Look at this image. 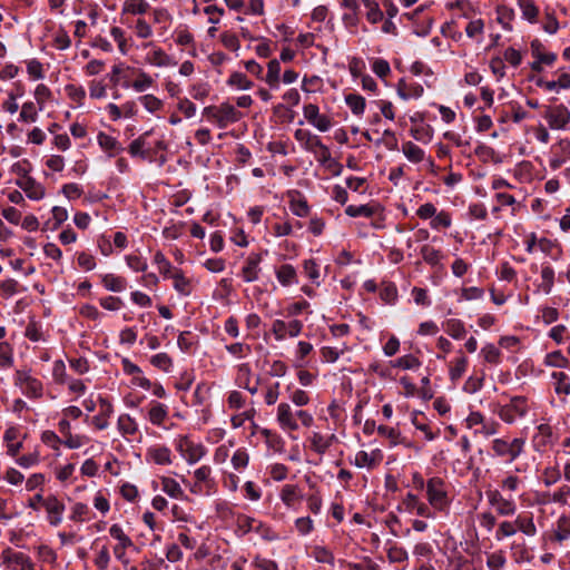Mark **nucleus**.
<instances>
[{"label":"nucleus","instance_id":"nucleus-61","mask_svg":"<svg viewBox=\"0 0 570 570\" xmlns=\"http://www.w3.org/2000/svg\"><path fill=\"white\" fill-rule=\"evenodd\" d=\"M136 31L140 38H148L151 35V29L149 24L141 19L137 21Z\"/></svg>","mask_w":570,"mask_h":570},{"label":"nucleus","instance_id":"nucleus-46","mask_svg":"<svg viewBox=\"0 0 570 570\" xmlns=\"http://www.w3.org/2000/svg\"><path fill=\"white\" fill-rule=\"evenodd\" d=\"M109 560H110V557H109L108 549L106 547H102V549L99 551V553L96 558L97 567L101 570L107 569V567L109 564Z\"/></svg>","mask_w":570,"mask_h":570},{"label":"nucleus","instance_id":"nucleus-59","mask_svg":"<svg viewBox=\"0 0 570 570\" xmlns=\"http://www.w3.org/2000/svg\"><path fill=\"white\" fill-rule=\"evenodd\" d=\"M78 264L87 271H90L95 267L94 257L86 253H81L78 256Z\"/></svg>","mask_w":570,"mask_h":570},{"label":"nucleus","instance_id":"nucleus-35","mask_svg":"<svg viewBox=\"0 0 570 570\" xmlns=\"http://www.w3.org/2000/svg\"><path fill=\"white\" fill-rule=\"evenodd\" d=\"M482 353H483L484 358H485L487 362H489V363H498L499 356H500V352H499V350L494 345L489 344V345L484 346L482 348Z\"/></svg>","mask_w":570,"mask_h":570},{"label":"nucleus","instance_id":"nucleus-10","mask_svg":"<svg viewBox=\"0 0 570 570\" xmlns=\"http://www.w3.org/2000/svg\"><path fill=\"white\" fill-rule=\"evenodd\" d=\"M295 137L305 146L306 149L313 153H317V147H320L322 142L317 136L302 129L296 130Z\"/></svg>","mask_w":570,"mask_h":570},{"label":"nucleus","instance_id":"nucleus-23","mask_svg":"<svg viewBox=\"0 0 570 570\" xmlns=\"http://www.w3.org/2000/svg\"><path fill=\"white\" fill-rule=\"evenodd\" d=\"M569 537H570V518L562 517L558 521V530L556 532V539L558 541H562Z\"/></svg>","mask_w":570,"mask_h":570},{"label":"nucleus","instance_id":"nucleus-14","mask_svg":"<svg viewBox=\"0 0 570 570\" xmlns=\"http://www.w3.org/2000/svg\"><path fill=\"white\" fill-rule=\"evenodd\" d=\"M148 455L157 464H169L170 463V451L165 446L153 448L148 451Z\"/></svg>","mask_w":570,"mask_h":570},{"label":"nucleus","instance_id":"nucleus-25","mask_svg":"<svg viewBox=\"0 0 570 570\" xmlns=\"http://www.w3.org/2000/svg\"><path fill=\"white\" fill-rule=\"evenodd\" d=\"M153 65L156 66H168L175 65L169 56H167L163 50H155L149 59Z\"/></svg>","mask_w":570,"mask_h":570},{"label":"nucleus","instance_id":"nucleus-24","mask_svg":"<svg viewBox=\"0 0 570 570\" xmlns=\"http://www.w3.org/2000/svg\"><path fill=\"white\" fill-rule=\"evenodd\" d=\"M423 259L432 265H435L439 263L440 259V252L435 249L434 247L430 245H424L421 249Z\"/></svg>","mask_w":570,"mask_h":570},{"label":"nucleus","instance_id":"nucleus-40","mask_svg":"<svg viewBox=\"0 0 570 570\" xmlns=\"http://www.w3.org/2000/svg\"><path fill=\"white\" fill-rule=\"evenodd\" d=\"M272 331L276 340L282 341L287 334V324L283 321L277 320L273 323Z\"/></svg>","mask_w":570,"mask_h":570},{"label":"nucleus","instance_id":"nucleus-2","mask_svg":"<svg viewBox=\"0 0 570 570\" xmlns=\"http://www.w3.org/2000/svg\"><path fill=\"white\" fill-rule=\"evenodd\" d=\"M544 117L552 129H563L570 121V111L563 105L547 107Z\"/></svg>","mask_w":570,"mask_h":570},{"label":"nucleus","instance_id":"nucleus-57","mask_svg":"<svg viewBox=\"0 0 570 570\" xmlns=\"http://www.w3.org/2000/svg\"><path fill=\"white\" fill-rule=\"evenodd\" d=\"M296 528L302 534H307L313 528V522L309 518H299L296 520Z\"/></svg>","mask_w":570,"mask_h":570},{"label":"nucleus","instance_id":"nucleus-9","mask_svg":"<svg viewBox=\"0 0 570 570\" xmlns=\"http://www.w3.org/2000/svg\"><path fill=\"white\" fill-rule=\"evenodd\" d=\"M7 562L14 570H35L33 564L31 563L29 558L21 552L9 553L7 557Z\"/></svg>","mask_w":570,"mask_h":570},{"label":"nucleus","instance_id":"nucleus-5","mask_svg":"<svg viewBox=\"0 0 570 570\" xmlns=\"http://www.w3.org/2000/svg\"><path fill=\"white\" fill-rule=\"evenodd\" d=\"M17 381L24 389V392L29 395L38 397L41 395L42 386L39 381L31 377L29 373L24 371L17 372Z\"/></svg>","mask_w":570,"mask_h":570},{"label":"nucleus","instance_id":"nucleus-51","mask_svg":"<svg viewBox=\"0 0 570 570\" xmlns=\"http://www.w3.org/2000/svg\"><path fill=\"white\" fill-rule=\"evenodd\" d=\"M373 70L379 77H385L390 73V66L385 60H376L373 65Z\"/></svg>","mask_w":570,"mask_h":570},{"label":"nucleus","instance_id":"nucleus-33","mask_svg":"<svg viewBox=\"0 0 570 570\" xmlns=\"http://www.w3.org/2000/svg\"><path fill=\"white\" fill-rule=\"evenodd\" d=\"M330 446L328 441H325L320 433H314L312 436V448L317 453H324Z\"/></svg>","mask_w":570,"mask_h":570},{"label":"nucleus","instance_id":"nucleus-26","mask_svg":"<svg viewBox=\"0 0 570 570\" xmlns=\"http://www.w3.org/2000/svg\"><path fill=\"white\" fill-rule=\"evenodd\" d=\"M345 212L351 217H356V216L370 217L373 214L372 208L368 207L367 205H361V206L350 205V206L346 207Z\"/></svg>","mask_w":570,"mask_h":570},{"label":"nucleus","instance_id":"nucleus-41","mask_svg":"<svg viewBox=\"0 0 570 570\" xmlns=\"http://www.w3.org/2000/svg\"><path fill=\"white\" fill-rule=\"evenodd\" d=\"M100 305L108 311H116L122 305V302L118 297L108 296L100 301Z\"/></svg>","mask_w":570,"mask_h":570},{"label":"nucleus","instance_id":"nucleus-29","mask_svg":"<svg viewBox=\"0 0 570 570\" xmlns=\"http://www.w3.org/2000/svg\"><path fill=\"white\" fill-rule=\"evenodd\" d=\"M140 101L145 106V108L150 112L158 110L163 105L161 101L153 95L142 96L140 98Z\"/></svg>","mask_w":570,"mask_h":570},{"label":"nucleus","instance_id":"nucleus-8","mask_svg":"<svg viewBox=\"0 0 570 570\" xmlns=\"http://www.w3.org/2000/svg\"><path fill=\"white\" fill-rule=\"evenodd\" d=\"M179 450L189 463L197 462L204 455V450L200 445H194L188 441H183L179 444Z\"/></svg>","mask_w":570,"mask_h":570},{"label":"nucleus","instance_id":"nucleus-63","mask_svg":"<svg viewBox=\"0 0 570 570\" xmlns=\"http://www.w3.org/2000/svg\"><path fill=\"white\" fill-rule=\"evenodd\" d=\"M232 462H233V465L236 468V469H239V468H243L247 464L248 462V456L246 453L244 452H240V451H237L233 458H232Z\"/></svg>","mask_w":570,"mask_h":570},{"label":"nucleus","instance_id":"nucleus-32","mask_svg":"<svg viewBox=\"0 0 570 570\" xmlns=\"http://www.w3.org/2000/svg\"><path fill=\"white\" fill-rule=\"evenodd\" d=\"M163 487H164V491L167 494H169L170 497H178L181 493V489H180L179 484L171 479L164 478Z\"/></svg>","mask_w":570,"mask_h":570},{"label":"nucleus","instance_id":"nucleus-48","mask_svg":"<svg viewBox=\"0 0 570 570\" xmlns=\"http://www.w3.org/2000/svg\"><path fill=\"white\" fill-rule=\"evenodd\" d=\"M465 367H466V358L465 357H460L456 361L454 367L451 370V377H452V380H458L459 377H461V375L465 371Z\"/></svg>","mask_w":570,"mask_h":570},{"label":"nucleus","instance_id":"nucleus-19","mask_svg":"<svg viewBox=\"0 0 570 570\" xmlns=\"http://www.w3.org/2000/svg\"><path fill=\"white\" fill-rule=\"evenodd\" d=\"M518 3L522 10V14L529 21H534L538 16V8L534 6L532 0H518Z\"/></svg>","mask_w":570,"mask_h":570},{"label":"nucleus","instance_id":"nucleus-50","mask_svg":"<svg viewBox=\"0 0 570 570\" xmlns=\"http://www.w3.org/2000/svg\"><path fill=\"white\" fill-rule=\"evenodd\" d=\"M0 358L2 360L3 365H11V347L9 346L8 343H0Z\"/></svg>","mask_w":570,"mask_h":570},{"label":"nucleus","instance_id":"nucleus-13","mask_svg":"<svg viewBox=\"0 0 570 570\" xmlns=\"http://www.w3.org/2000/svg\"><path fill=\"white\" fill-rule=\"evenodd\" d=\"M261 262L259 255H252L247 259L246 266L243 268V276L246 282H253L257 278V266Z\"/></svg>","mask_w":570,"mask_h":570},{"label":"nucleus","instance_id":"nucleus-43","mask_svg":"<svg viewBox=\"0 0 570 570\" xmlns=\"http://www.w3.org/2000/svg\"><path fill=\"white\" fill-rule=\"evenodd\" d=\"M98 142L106 150H114L117 147L116 139L102 132L98 136Z\"/></svg>","mask_w":570,"mask_h":570},{"label":"nucleus","instance_id":"nucleus-62","mask_svg":"<svg viewBox=\"0 0 570 570\" xmlns=\"http://www.w3.org/2000/svg\"><path fill=\"white\" fill-rule=\"evenodd\" d=\"M554 376L559 377V382L557 384L556 391L558 393L570 394V383L564 382V380L567 377L566 374L560 372L558 374H554Z\"/></svg>","mask_w":570,"mask_h":570},{"label":"nucleus","instance_id":"nucleus-54","mask_svg":"<svg viewBox=\"0 0 570 570\" xmlns=\"http://www.w3.org/2000/svg\"><path fill=\"white\" fill-rule=\"evenodd\" d=\"M66 373V366L62 361H56L52 368L53 377L57 382L62 383Z\"/></svg>","mask_w":570,"mask_h":570},{"label":"nucleus","instance_id":"nucleus-52","mask_svg":"<svg viewBox=\"0 0 570 570\" xmlns=\"http://www.w3.org/2000/svg\"><path fill=\"white\" fill-rule=\"evenodd\" d=\"M153 80L147 75L142 73L138 79H136L132 82V87L137 91H144L146 88H148L151 85Z\"/></svg>","mask_w":570,"mask_h":570},{"label":"nucleus","instance_id":"nucleus-18","mask_svg":"<svg viewBox=\"0 0 570 570\" xmlns=\"http://www.w3.org/2000/svg\"><path fill=\"white\" fill-rule=\"evenodd\" d=\"M512 411H514L518 415H523L525 412L524 405H523V400L514 399L512 401L511 407H509L502 412V417L508 422H512L514 419V415L511 413Z\"/></svg>","mask_w":570,"mask_h":570},{"label":"nucleus","instance_id":"nucleus-20","mask_svg":"<svg viewBox=\"0 0 570 570\" xmlns=\"http://www.w3.org/2000/svg\"><path fill=\"white\" fill-rule=\"evenodd\" d=\"M296 276V272L291 265H283L277 271V278L283 285H289Z\"/></svg>","mask_w":570,"mask_h":570},{"label":"nucleus","instance_id":"nucleus-38","mask_svg":"<svg viewBox=\"0 0 570 570\" xmlns=\"http://www.w3.org/2000/svg\"><path fill=\"white\" fill-rule=\"evenodd\" d=\"M292 212L299 217H304L308 214V206L304 200H292L291 202Z\"/></svg>","mask_w":570,"mask_h":570},{"label":"nucleus","instance_id":"nucleus-16","mask_svg":"<svg viewBox=\"0 0 570 570\" xmlns=\"http://www.w3.org/2000/svg\"><path fill=\"white\" fill-rule=\"evenodd\" d=\"M105 287L111 292H121L125 289V281L112 274H107L102 277Z\"/></svg>","mask_w":570,"mask_h":570},{"label":"nucleus","instance_id":"nucleus-4","mask_svg":"<svg viewBox=\"0 0 570 570\" xmlns=\"http://www.w3.org/2000/svg\"><path fill=\"white\" fill-rule=\"evenodd\" d=\"M110 534L119 540L118 544L114 548V553L117 559H119L122 563L127 564L128 560L125 557L126 548L132 546V541L122 532L119 525L114 524L109 529Z\"/></svg>","mask_w":570,"mask_h":570},{"label":"nucleus","instance_id":"nucleus-1","mask_svg":"<svg viewBox=\"0 0 570 570\" xmlns=\"http://www.w3.org/2000/svg\"><path fill=\"white\" fill-rule=\"evenodd\" d=\"M203 114L216 121L220 128H225L229 122L237 121L240 117V114L229 104H222L219 107L208 106L204 108Z\"/></svg>","mask_w":570,"mask_h":570},{"label":"nucleus","instance_id":"nucleus-60","mask_svg":"<svg viewBox=\"0 0 570 570\" xmlns=\"http://www.w3.org/2000/svg\"><path fill=\"white\" fill-rule=\"evenodd\" d=\"M523 440L514 439L511 443H509V456L511 459L517 458L522 451Z\"/></svg>","mask_w":570,"mask_h":570},{"label":"nucleus","instance_id":"nucleus-17","mask_svg":"<svg viewBox=\"0 0 570 570\" xmlns=\"http://www.w3.org/2000/svg\"><path fill=\"white\" fill-rule=\"evenodd\" d=\"M345 101L355 115L363 114L365 109V100L363 97L351 94L345 97Z\"/></svg>","mask_w":570,"mask_h":570},{"label":"nucleus","instance_id":"nucleus-15","mask_svg":"<svg viewBox=\"0 0 570 570\" xmlns=\"http://www.w3.org/2000/svg\"><path fill=\"white\" fill-rule=\"evenodd\" d=\"M267 67H268V71H267V76H266V82L271 87H276L279 81V72H281L279 62L276 59L271 60L268 62Z\"/></svg>","mask_w":570,"mask_h":570},{"label":"nucleus","instance_id":"nucleus-30","mask_svg":"<svg viewBox=\"0 0 570 570\" xmlns=\"http://www.w3.org/2000/svg\"><path fill=\"white\" fill-rule=\"evenodd\" d=\"M420 365V362L416 357L412 355H406L403 357H400L395 361L394 366L402 367L404 370H411L414 367H417Z\"/></svg>","mask_w":570,"mask_h":570},{"label":"nucleus","instance_id":"nucleus-53","mask_svg":"<svg viewBox=\"0 0 570 570\" xmlns=\"http://www.w3.org/2000/svg\"><path fill=\"white\" fill-rule=\"evenodd\" d=\"M304 272L313 281L318 278V276H320L317 265L312 259L305 261V263H304Z\"/></svg>","mask_w":570,"mask_h":570},{"label":"nucleus","instance_id":"nucleus-6","mask_svg":"<svg viewBox=\"0 0 570 570\" xmlns=\"http://www.w3.org/2000/svg\"><path fill=\"white\" fill-rule=\"evenodd\" d=\"M277 421L279 422L283 429H287L289 431H295L298 429L292 409L287 403H281L278 405Z\"/></svg>","mask_w":570,"mask_h":570},{"label":"nucleus","instance_id":"nucleus-39","mask_svg":"<svg viewBox=\"0 0 570 570\" xmlns=\"http://www.w3.org/2000/svg\"><path fill=\"white\" fill-rule=\"evenodd\" d=\"M148 10V4L144 0L134 1L126 7V11L134 14H141Z\"/></svg>","mask_w":570,"mask_h":570},{"label":"nucleus","instance_id":"nucleus-21","mask_svg":"<svg viewBox=\"0 0 570 570\" xmlns=\"http://www.w3.org/2000/svg\"><path fill=\"white\" fill-rule=\"evenodd\" d=\"M445 331L454 338H460L464 335L465 330L459 320H449L445 323Z\"/></svg>","mask_w":570,"mask_h":570},{"label":"nucleus","instance_id":"nucleus-45","mask_svg":"<svg viewBox=\"0 0 570 570\" xmlns=\"http://www.w3.org/2000/svg\"><path fill=\"white\" fill-rule=\"evenodd\" d=\"M495 510L501 515H511L514 513L515 508L512 502L504 499L502 501H499V504L495 507Z\"/></svg>","mask_w":570,"mask_h":570},{"label":"nucleus","instance_id":"nucleus-28","mask_svg":"<svg viewBox=\"0 0 570 570\" xmlns=\"http://www.w3.org/2000/svg\"><path fill=\"white\" fill-rule=\"evenodd\" d=\"M166 410L161 404L154 405L149 411V419L154 424H160L166 417Z\"/></svg>","mask_w":570,"mask_h":570},{"label":"nucleus","instance_id":"nucleus-11","mask_svg":"<svg viewBox=\"0 0 570 570\" xmlns=\"http://www.w3.org/2000/svg\"><path fill=\"white\" fill-rule=\"evenodd\" d=\"M19 186L24 190L28 197L32 199H40L45 195L42 186L37 184L32 178L27 177L23 181L19 183Z\"/></svg>","mask_w":570,"mask_h":570},{"label":"nucleus","instance_id":"nucleus-42","mask_svg":"<svg viewBox=\"0 0 570 570\" xmlns=\"http://www.w3.org/2000/svg\"><path fill=\"white\" fill-rule=\"evenodd\" d=\"M314 556L318 562L333 563L334 561L332 552L325 548H316Z\"/></svg>","mask_w":570,"mask_h":570},{"label":"nucleus","instance_id":"nucleus-12","mask_svg":"<svg viewBox=\"0 0 570 570\" xmlns=\"http://www.w3.org/2000/svg\"><path fill=\"white\" fill-rule=\"evenodd\" d=\"M402 151L410 161L420 163L424 159L423 149L411 141H407L402 146Z\"/></svg>","mask_w":570,"mask_h":570},{"label":"nucleus","instance_id":"nucleus-44","mask_svg":"<svg viewBox=\"0 0 570 570\" xmlns=\"http://www.w3.org/2000/svg\"><path fill=\"white\" fill-rule=\"evenodd\" d=\"M151 363L161 370H167L170 366L171 362H170V358L167 356V354L159 353V354L153 356Z\"/></svg>","mask_w":570,"mask_h":570},{"label":"nucleus","instance_id":"nucleus-7","mask_svg":"<svg viewBox=\"0 0 570 570\" xmlns=\"http://www.w3.org/2000/svg\"><path fill=\"white\" fill-rule=\"evenodd\" d=\"M43 507L48 512L50 523L53 525L60 523L61 514L65 509L63 504L59 502L56 498L49 497L43 501Z\"/></svg>","mask_w":570,"mask_h":570},{"label":"nucleus","instance_id":"nucleus-34","mask_svg":"<svg viewBox=\"0 0 570 570\" xmlns=\"http://www.w3.org/2000/svg\"><path fill=\"white\" fill-rule=\"evenodd\" d=\"M119 429L128 434H132L136 431V424L129 415H121L118 420Z\"/></svg>","mask_w":570,"mask_h":570},{"label":"nucleus","instance_id":"nucleus-37","mask_svg":"<svg viewBox=\"0 0 570 570\" xmlns=\"http://www.w3.org/2000/svg\"><path fill=\"white\" fill-rule=\"evenodd\" d=\"M387 557L392 562H402L406 560L407 553L402 548L392 547L389 549Z\"/></svg>","mask_w":570,"mask_h":570},{"label":"nucleus","instance_id":"nucleus-36","mask_svg":"<svg viewBox=\"0 0 570 570\" xmlns=\"http://www.w3.org/2000/svg\"><path fill=\"white\" fill-rule=\"evenodd\" d=\"M355 464L360 468H363V466L371 468L374 465V459L365 451H360L355 455Z\"/></svg>","mask_w":570,"mask_h":570},{"label":"nucleus","instance_id":"nucleus-47","mask_svg":"<svg viewBox=\"0 0 570 570\" xmlns=\"http://www.w3.org/2000/svg\"><path fill=\"white\" fill-rule=\"evenodd\" d=\"M222 42L224 43V46L230 50H238L239 49V41L238 39L236 38V36L234 35H230V33H223L222 35Z\"/></svg>","mask_w":570,"mask_h":570},{"label":"nucleus","instance_id":"nucleus-56","mask_svg":"<svg viewBox=\"0 0 570 570\" xmlns=\"http://www.w3.org/2000/svg\"><path fill=\"white\" fill-rule=\"evenodd\" d=\"M504 59L512 66H518L521 62V53L513 48H508L504 52Z\"/></svg>","mask_w":570,"mask_h":570},{"label":"nucleus","instance_id":"nucleus-27","mask_svg":"<svg viewBox=\"0 0 570 570\" xmlns=\"http://www.w3.org/2000/svg\"><path fill=\"white\" fill-rule=\"evenodd\" d=\"M20 119L27 122H33L37 119V111L32 102H27L22 106Z\"/></svg>","mask_w":570,"mask_h":570},{"label":"nucleus","instance_id":"nucleus-22","mask_svg":"<svg viewBox=\"0 0 570 570\" xmlns=\"http://www.w3.org/2000/svg\"><path fill=\"white\" fill-rule=\"evenodd\" d=\"M228 83L237 87L238 89H243V90L249 89L253 86V82L250 80H248L245 75H243L240 72H234L230 76Z\"/></svg>","mask_w":570,"mask_h":570},{"label":"nucleus","instance_id":"nucleus-31","mask_svg":"<svg viewBox=\"0 0 570 570\" xmlns=\"http://www.w3.org/2000/svg\"><path fill=\"white\" fill-rule=\"evenodd\" d=\"M484 23L483 20L476 19L469 22L465 28V32L470 38H474L483 32Z\"/></svg>","mask_w":570,"mask_h":570},{"label":"nucleus","instance_id":"nucleus-49","mask_svg":"<svg viewBox=\"0 0 570 570\" xmlns=\"http://www.w3.org/2000/svg\"><path fill=\"white\" fill-rule=\"evenodd\" d=\"M504 562H505V560H504L503 556L500 553H493V554L489 556V558H488V566L492 570H500L503 567Z\"/></svg>","mask_w":570,"mask_h":570},{"label":"nucleus","instance_id":"nucleus-64","mask_svg":"<svg viewBox=\"0 0 570 570\" xmlns=\"http://www.w3.org/2000/svg\"><path fill=\"white\" fill-rule=\"evenodd\" d=\"M366 18L372 23H377L383 19V12L380 10L379 4L367 10Z\"/></svg>","mask_w":570,"mask_h":570},{"label":"nucleus","instance_id":"nucleus-58","mask_svg":"<svg viewBox=\"0 0 570 570\" xmlns=\"http://www.w3.org/2000/svg\"><path fill=\"white\" fill-rule=\"evenodd\" d=\"M492 448L498 455H509V443L504 440H494Z\"/></svg>","mask_w":570,"mask_h":570},{"label":"nucleus","instance_id":"nucleus-3","mask_svg":"<svg viewBox=\"0 0 570 570\" xmlns=\"http://www.w3.org/2000/svg\"><path fill=\"white\" fill-rule=\"evenodd\" d=\"M426 492L429 502L436 509H443L446 504L445 491L443 482L440 479L433 478L426 484Z\"/></svg>","mask_w":570,"mask_h":570},{"label":"nucleus","instance_id":"nucleus-55","mask_svg":"<svg viewBox=\"0 0 570 570\" xmlns=\"http://www.w3.org/2000/svg\"><path fill=\"white\" fill-rule=\"evenodd\" d=\"M178 108L186 117H193L196 112L195 105L188 99H184L179 102Z\"/></svg>","mask_w":570,"mask_h":570}]
</instances>
